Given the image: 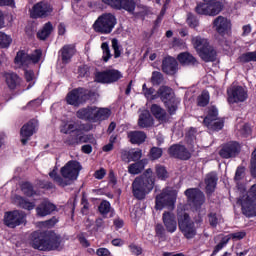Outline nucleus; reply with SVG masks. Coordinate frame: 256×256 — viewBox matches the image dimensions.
<instances>
[{"label":"nucleus","mask_w":256,"mask_h":256,"mask_svg":"<svg viewBox=\"0 0 256 256\" xmlns=\"http://www.w3.org/2000/svg\"><path fill=\"white\" fill-rule=\"evenodd\" d=\"M103 151H105L106 153L109 151H113V138H111L110 143L103 147Z\"/></svg>","instance_id":"obj_63"},{"label":"nucleus","mask_w":256,"mask_h":256,"mask_svg":"<svg viewBox=\"0 0 256 256\" xmlns=\"http://www.w3.org/2000/svg\"><path fill=\"white\" fill-rule=\"evenodd\" d=\"M52 11L53 8L49 3L40 2L33 6L30 15L34 19H37V17H47L48 15H51Z\"/></svg>","instance_id":"obj_21"},{"label":"nucleus","mask_w":256,"mask_h":256,"mask_svg":"<svg viewBox=\"0 0 256 256\" xmlns=\"http://www.w3.org/2000/svg\"><path fill=\"white\" fill-rule=\"evenodd\" d=\"M164 227L168 233H175L177 231V220L175 214L171 212H164L162 215Z\"/></svg>","instance_id":"obj_23"},{"label":"nucleus","mask_w":256,"mask_h":256,"mask_svg":"<svg viewBox=\"0 0 256 256\" xmlns=\"http://www.w3.org/2000/svg\"><path fill=\"white\" fill-rule=\"evenodd\" d=\"M155 187V177L153 176V170L148 168L143 175L138 176L132 183V193L136 199H145L146 195H149Z\"/></svg>","instance_id":"obj_4"},{"label":"nucleus","mask_w":256,"mask_h":256,"mask_svg":"<svg viewBox=\"0 0 256 256\" xmlns=\"http://www.w3.org/2000/svg\"><path fill=\"white\" fill-rule=\"evenodd\" d=\"M256 184L253 185L248 192V195L240 199L242 211L247 217H255L256 215Z\"/></svg>","instance_id":"obj_9"},{"label":"nucleus","mask_w":256,"mask_h":256,"mask_svg":"<svg viewBox=\"0 0 256 256\" xmlns=\"http://www.w3.org/2000/svg\"><path fill=\"white\" fill-rule=\"evenodd\" d=\"M81 169L82 167L79 162L69 161L60 170L63 178H61V176H58L57 171L55 170L50 172L49 175L57 185H59L60 187H67V185H71L73 181H76L77 177H79Z\"/></svg>","instance_id":"obj_3"},{"label":"nucleus","mask_w":256,"mask_h":256,"mask_svg":"<svg viewBox=\"0 0 256 256\" xmlns=\"http://www.w3.org/2000/svg\"><path fill=\"white\" fill-rule=\"evenodd\" d=\"M156 235L158 237H164L165 236V228L161 224L156 225Z\"/></svg>","instance_id":"obj_56"},{"label":"nucleus","mask_w":256,"mask_h":256,"mask_svg":"<svg viewBox=\"0 0 256 256\" xmlns=\"http://www.w3.org/2000/svg\"><path fill=\"white\" fill-rule=\"evenodd\" d=\"M41 55H42L41 50H36L31 54V56H29V54H27V52H25L24 50H21L17 53L14 59V63L16 67H18L19 69L22 68L23 70H25L24 72L25 79L27 83H29L28 89L33 87V85H35V73L33 72V70H26V69L27 67H29V65H31V63L33 64L39 63V61H41Z\"/></svg>","instance_id":"obj_2"},{"label":"nucleus","mask_w":256,"mask_h":256,"mask_svg":"<svg viewBox=\"0 0 256 256\" xmlns=\"http://www.w3.org/2000/svg\"><path fill=\"white\" fill-rule=\"evenodd\" d=\"M31 245L38 251H57L63 245V239L55 232H34L31 234Z\"/></svg>","instance_id":"obj_1"},{"label":"nucleus","mask_w":256,"mask_h":256,"mask_svg":"<svg viewBox=\"0 0 256 256\" xmlns=\"http://www.w3.org/2000/svg\"><path fill=\"white\" fill-rule=\"evenodd\" d=\"M228 103H243L247 101V89L243 86H232L228 89Z\"/></svg>","instance_id":"obj_16"},{"label":"nucleus","mask_w":256,"mask_h":256,"mask_svg":"<svg viewBox=\"0 0 256 256\" xmlns=\"http://www.w3.org/2000/svg\"><path fill=\"white\" fill-rule=\"evenodd\" d=\"M56 207L53 203L48 200H44L37 208L36 213L39 217H47V215H51L53 211H55Z\"/></svg>","instance_id":"obj_30"},{"label":"nucleus","mask_w":256,"mask_h":256,"mask_svg":"<svg viewBox=\"0 0 256 256\" xmlns=\"http://www.w3.org/2000/svg\"><path fill=\"white\" fill-rule=\"evenodd\" d=\"M11 43H13V39L11 38V36L0 32V47L2 49H7V47H9V45H11Z\"/></svg>","instance_id":"obj_44"},{"label":"nucleus","mask_w":256,"mask_h":256,"mask_svg":"<svg viewBox=\"0 0 256 256\" xmlns=\"http://www.w3.org/2000/svg\"><path fill=\"white\" fill-rule=\"evenodd\" d=\"M222 220L223 218L219 214L210 213L209 215V223L212 227H217V225H219V223H221Z\"/></svg>","instance_id":"obj_48"},{"label":"nucleus","mask_w":256,"mask_h":256,"mask_svg":"<svg viewBox=\"0 0 256 256\" xmlns=\"http://www.w3.org/2000/svg\"><path fill=\"white\" fill-rule=\"evenodd\" d=\"M151 81L153 85H161L163 83V74L161 72H153Z\"/></svg>","instance_id":"obj_51"},{"label":"nucleus","mask_w":256,"mask_h":256,"mask_svg":"<svg viewBox=\"0 0 256 256\" xmlns=\"http://www.w3.org/2000/svg\"><path fill=\"white\" fill-rule=\"evenodd\" d=\"M205 184L206 192L213 193V191H215V187H217V174L215 172L208 174L205 178Z\"/></svg>","instance_id":"obj_34"},{"label":"nucleus","mask_w":256,"mask_h":256,"mask_svg":"<svg viewBox=\"0 0 256 256\" xmlns=\"http://www.w3.org/2000/svg\"><path fill=\"white\" fill-rule=\"evenodd\" d=\"M91 129H93L91 125L89 126L80 125L79 123L73 122V121H68L62 124L60 127V131L65 135L75 133L77 137H79V135H81L83 131H91Z\"/></svg>","instance_id":"obj_17"},{"label":"nucleus","mask_w":256,"mask_h":256,"mask_svg":"<svg viewBox=\"0 0 256 256\" xmlns=\"http://www.w3.org/2000/svg\"><path fill=\"white\" fill-rule=\"evenodd\" d=\"M103 3L106 5H110V7H113L114 9H117L119 6V0H102Z\"/></svg>","instance_id":"obj_58"},{"label":"nucleus","mask_w":256,"mask_h":256,"mask_svg":"<svg viewBox=\"0 0 256 256\" xmlns=\"http://www.w3.org/2000/svg\"><path fill=\"white\" fill-rule=\"evenodd\" d=\"M238 153H239V144L236 142H231L229 144H226L220 150V156H222L223 159H231V157H236Z\"/></svg>","instance_id":"obj_25"},{"label":"nucleus","mask_w":256,"mask_h":256,"mask_svg":"<svg viewBox=\"0 0 256 256\" xmlns=\"http://www.w3.org/2000/svg\"><path fill=\"white\" fill-rule=\"evenodd\" d=\"M185 195L187 196L191 207L196 209V211H199V209H201V205L205 203V194H203L199 189L190 188L185 191Z\"/></svg>","instance_id":"obj_15"},{"label":"nucleus","mask_w":256,"mask_h":256,"mask_svg":"<svg viewBox=\"0 0 256 256\" xmlns=\"http://www.w3.org/2000/svg\"><path fill=\"white\" fill-rule=\"evenodd\" d=\"M129 249L131 253H133V255H136V256H139L141 255V253H143V249L141 248V246H137L135 244H131L129 246Z\"/></svg>","instance_id":"obj_54"},{"label":"nucleus","mask_w":256,"mask_h":256,"mask_svg":"<svg viewBox=\"0 0 256 256\" xmlns=\"http://www.w3.org/2000/svg\"><path fill=\"white\" fill-rule=\"evenodd\" d=\"M162 71L167 75H175L177 73V60L173 57H166L162 62Z\"/></svg>","instance_id":"obj_29"},{"label":"nucleus","mask_w":256,"mask_h":256,"mask_svg":"<svg viewBox=\"0 0 256 256\" xmlns=\"http://www.w3.org/2000/svg\"><path fill=\"white\" fill-rule=\"evenodd\" d=\"M219 111L215 106L208 108V114L203 119V125L211 131H221L223 129V120L218 117Z\"/></svg>","instance_id":"obj_13"},{"label":"nucleus","mask_w":256,"mask_h":256,"mask_svg":"<svg viewBox=\"0 0 256 256\" xmlns=\"http://www.w3.org/2000/svg\"><path fill=\"white\" fill-rule=\"evenodd\" d=\"M178 227L186 239H193L197 235L195 222L191 220L189 214L183 211L181 207L178 208Z\"/></svg>","instance_id":"obj_7"},{"label":"nucleus","mask_w":256,"mask_h":256,"mask_svg":"<svg viewBox=\"0 0 256 256\" xmlns=\"http://www.w3.org/2000/svg\"><path fill=\"white\" fill-rule=\"evenodd\" d=\"M151 159H159L163 155L161 148H152L150 151Z\"/></svg>","instance_id":"obj_53"},{"label":"nucleus","mask_w":256,"mask_h":256,"mask_svg":"<svg viewBox=\"0 0 256 256\" xmlns=\"http://www.w3.org/2000/svg\"><path fill=\"white\" fill-rule=\"evenodd\" d=\"M245 235H247V233H245V231L235 232V233L229 234L227 236L220 235L221 241L214 248L212 255H217L218 252L221 251V249H223V247H225V245H227L229 243V241H231V239L233 241H241V239H244Z\"/></svg>","instance_id":"obj_20"},{"label":"nucleus","mask_w":256,"mask_h":256,"mask_svg":"<svg viewBox=\"0 0 256 256\" xmlns=\"http://www.w3.org/2000/svg\"><path fill=\"white\" fill-rule=\"evenodd\" d=\"M142 92L143 95L146 97V99H149L150 101H153V99H157V93H155V89L153 88H147V84H143L142 86Z\"/></svg>","instance_id":"obj_43"},{"label":"nucleus","mask_w":256,"mask_h":256,"mask_svg":"<svg viewBox=\"0 0 256 256\" xmlns=\"http://www.w3.org/2000/svg\"><path fill=\"white\" fill-rule=\"evenodd\" d=\"M128 139L132 145H141V143H145L147 134L143 131H130L128 132Z\"/></svg>","instance_id":"obj_31"},{"label":"nucleus","mask_w":256,"mask_h":256,"mask_svg":"<svg viewBox=\"0 0 256 256\" xmlns=\"http://www.w3.org/2000/svg\"><path fill=\"white\" fill-rule=\"evenodd\" d=\"M199 107H205L209 105V92H202V94L197 99Z\"/></svg>","instance_id":"obj_47"},{"label":"nucleus","mask_w":256,"mask_h":256,"mask_svg":"<svg viewBox=\"0 0 256 256\" xmlns=\"http://www.w3.org/2000/svg\"><path fill=\"white\" fill-rule=\"evenodd\" d=\"M12 201L15 205H18V207L26 209L27 211H33V209H35V202H30L22 196L14 195Z\"/></svg>","instance_id":"obj_32"},{"label":"nucleus","mask_w":256,"mask_h":256,"mask_svg":"<svg viewBox=\"0 0 256 256\" xmlns=\"http://www.w3.org/2000/svg\"><path fill=\"white\" fill-rule=\"evenodd\" d=\"M78 119H84L85 121H91L92 123H99L105 121L111 116V110L107 108L87 107L82 108L76 113Z\"/></svg>","instance_id":"obj_5"},{"label":"nucleus","mask_w":256,"mask_h":256,"mask_svg":"<svg viewBox=\"0 0 256 256\" xmlns=\"http://www.w3.org/2000/svg\"><path fill=\"white\" fill-rule=\"evenodd\" d=\"M96 255L98 256H111V251L107 248H99L96 250Z\"/></svg>","instance_id":"obj_55"},{"label":"nucleus","mask_w":256,"mask_h":256,"mask_svg":"<svg viewBox=\"0 0 256 256\" xmlns=\"http://www.w3.org/2000/svg\"><path fill=\"white\" fill-rule=\"evenodd\" d=\"M116 9H124L129 13L135 11V1L134 0H119L118 6Z\"/></svg>","instance_id":"obj_38"},{"label":"nucleus","mask_w":256,"mask_h":256,"mask_svg":"<svg viewBox=\"0 0 256 256\" xmlns=\"http://www.w3.org/2000/svg\"><path fill=\"white\" fill-rule=\"evenodd\" d=\"M145 165H147V159H143L139 162L129 165L128 172L131 175H139V173L145 169Z\"/></svg>","instance_id":"obj_36"},{"label":"nucleus","mask_w":256,"mask_h":256,"mask_svg":"<svg viewBox=\"0 0 256 256\" xmlns=\"http://www.w3.org/2000/svg\"><path fill=\"white\" fill-rule=\"evenodd\" d=\"M117 20L113 14H104L100 16L94 23L93 28L97 33H111L115 27Z\"/></svg>","instance_id":"obj_12"},{"label":"nucleus","mask_w":256,"mask_h":256,"mask_svg":"<svg viewBox=\"0 0 256 256\" xmlns=\"http://www.w3.org/2000/svg\"><path fill=\"white\" fill-rule=\"evenodd\" d=\"M238 61H240V63H249L251 61H255L256 62V51H254V52H247L245 54H242L238 58Z\"/></svg>","instance_id":"obj_45"},{"label":"nucleus","mask_w":256,"mask_h":256,"mask_svg":"<svg viewBox=\"0 0 256 256\" xmlns=\"http://www.w3.org/2000/svg\"><path fill=\"white\" fill-rule=\"evenodd\" d=\"M214 29L217 31V33H220V35H223L227 33L231 29V21L223 16H218L214 22Z\"/></svg>","instance_id":"obj_24"},{"label":"nucleus","mask_w":256,"mask_h":256,"mask_svg":"<svg viewBox=\"0 0 256 256\" xmlns=\"http://www.w3.org/2000/svg\"><path fill=\"white\" fill-rule=\"evenodd\" d=\"M98 209L101 215H107L111 211V204L108 201H102Z\"/></svg>","instance_id":"obj_50"},{"label":"nucleus","mask_w":256,"mask_h":256,"mask_svg":"<svg viewBox=\"0 0 256 256\" xmlns=\"http://www.w3.org/2000/svg\"><path fill=\"white\" fill-rule=\"evenodd\" d=\"M112 49L114 50L115 59L121 57V46H119V40L112 39Z\"/></svg>","instance_id":"obj_49"},{"label":"nucleus","mask_w":256,"mask_h":256,"mask_svg":"<svg viewBox=\"0 0 256 256\" xmlns=\"http://www.w3.org/2000/svg\"><path fill=\"white\" fill-rule=\"evenodd\" d=\"M123 77L118 70H106L104 72H98L95 76V81L97 83H115V81H119Z\"/></svg>","instance_id":"obj_19"},{"label":"nucleus","mask_w":256,"mask_h":256,"mask_svg":"<svg viewBox=\"0 0 256 256\" xmlns=\"http://www.w3.org/2000/svg\"><path fill=\"white\" fill-rule=\"evenodd\" d=\"M53 32V24L51 22H47L43 28L38 32V39H41L44 41V39H47L49 35Z\"/></svg>","instance_id":"obj_39"},{"label":"nucleus","mask_w":256,"mask_h":256,"mask_svg":"<svg viewBox=\"0 0 256 256\" xmlns=\"http://www.w3.org/2000/svg\"><path fill=\"white\" fill-rule=\"evenodd\" d=\"M101 49L103 51L102 59L107 63L109 59H111V50L109 49V43L103 42L101 45Z\"/></svg>","instance_id":"obj_46"},{"label":"nucleus","mask_w":256,"mask_h":256,"mask_svg":"<svg viewBox=\"0 0 256 256\" xmlns=\"http://www.w3.org/2000/svg\"><path fill=\"white\" fill-rule=\"evenodd\" d=\"M150 111L152 115H154L155 119H158L160 123H165V121H167V112H165V109L161 108V106L153 104Z\"/></svg>","instance_id":"obj_33"},{"label":"nucleus","mask_w":256,"mask_h":256,"mask_svg":"<svg viewBox=\"0 0 256 256\" xmlns=\"http://www.w3.org/2000/svg\"><path fill=\"white\" fill-rule=\"evenodd\" d=\"M87 72H88L87 66H80L78 69L79 77H85V75H87Z\"/></svg>","instance_id":"obj_60"},{"label":"nucleus","mask_w":256,"mask_h":256,"mask_svg":"<svg viewBox=\"0 0 256 256\" xmlns=\"http://www.w3.org/2000/svg\"><path fill=\"white\" fill-rule=\"evenodd\" d=\"M192 45L203 61H215V55H217V53L209 45L207 39L201 38V36L192 37Z\"/></svg>","instance_id":"obj_6"},{"label":"nucleus","mask_w":256,"mask_h":256,"mask_svg":"<svg viewBox=\"0 0 256 256\" xmlns=\"http://www.w3.org/2000/svg\"><path fill=\"white\" fill-rule=\"evenodd\" d=\"M114 226L116 227V229H121V227H123V220H121L119 218L115 219Z\"/></svg>","instance_id":"obj_64"},{"label":"nucleus","mask_w":256,"mask_h":256,"mask_svg":"<svg viewBox=\"0 0 256 256\" xmlns=\"http://www.w3.org/2000/svg\"><path fill=\"white\" fill-rule=\"evenodd\" d=\"M6 83L10 89H15L19 85V76L15 73L6 74Z\"/></svg>","instance_id":"obj_40"},{"label":"nucleus","mask_w":256,"mask_h":256,"mask_svg":"<svg viewBox=\"0 0 256 256\" xmlns=\"http://www.w3.org/2000/svg\"><path fill=\"white\" fill-rule=\"evenodd\" d=\"M81 141H83V136H80V138L76 137L72 140H67L66 143H68V145H78V143H81Z\"/></svg>","instance_id":"obj_59"},{"label":"nucleus","mask_w":256,"mask_h":256,"mask_svg":"<svg viewBox=\"0 0 256 256\" xmlns=\"http://www.w3.org/2000/svg\"><path fill=\"white\" fill-rule=\"evenodd\" d=\"M123 244L124 242L121 238H116L112 240V245H114V247H121Z\"/></svg>","instance_id":"obj_61"},{"label":"nucleus","mask_w":256,"mask_h":256,"mask_svg":"<svg viewBox=\"0 0 256 256\" xmlns=\"http://www.w3.org/2000/svg\"><path fill=\"white\" fill-rule=\"evenodd\" d=\"M86 99H89V96L84 88L74 89L66 96L68 105H73L74 107H79L81 103H85Z\"/></svg>","instance_id":"obj_14"},{"label":"nucleus","mask_w":256,"mask_h":256,"mask_svg":"<svg viewBox=\"0 0 256 256\" xmlns=\"http://www.w3.org/2000/svg\"><path fill=\"white\" fill-rule=\"evenodd\" d=\"M73 55H75V47L71 45H66L61 49V59L63 63H69Z\"/></svg>","instance_id":"obj_35"},{"label":"nucleus","mask_w":256,"mask_h":256,"mask_svg":"<svg viewBox=\"0 0 256 256\" xmlns=\"http://www.w3.org/2000/svg\"><path fill=\"white\" fill-rule=\"evenodd\" d=\"M169 155H171L172 157H176L177 159H183V160L190 159L191 157V153H189V151H187V149L181 145L171 146L169 148Z\"/></svg>","instance_id":"obj_27"},{"label":"nucleus","mask_w":256,"mask_h":256,"mask_svg":"<svg viewBox=\"0 0 256 256\" xmlns=\"http://www.w3.org/2000/svg\"><path fill=\"white\" fill-rule=\"evenodd\" d=\"M178 61L181 63V65H195L197 63V60L193 55L187 52H183L178 55Z\"/></svg>","instance_id":"obj_37"},{"label":"nucleus","mask_w":256,"mask_h":256,"mask_svg":"<svg viewBox=\"0 0 256 256\" xmlns=\"http://www.w3.org/2000/svg\"><path fill=\"white\" fill-rule=\"evenodd\" d=\"M38 125H39V122L37 120H31L30 122H28L26 125L22 127L20 135L22 137L21 142L23 143V145H25V143L29 141V137H31L33 133L37 131Z\"/></svg>","instance_id":"obj_22"},{"label":"nucleus","mask_w":256,"mask_h":256,"mask_svg":"<svg viewBox=\"0 0 256 256\" xmlns=\"http://www.w3.org/2000/svg\"><path fill=\"white\" fill-rule=\"evenodd\" d=\"M4 223L7 227H11L12 229L19 227V225L25 223V213L19 210L7 212L4 216Z\"/></svg>","instance_id":"obj_18"},{"label":"nucleus","mask_w":256,"mask_h":256,"mask_svg":"<svg viewBox=\"0 0 256 256\" xmlns=\"http://www.w3.org/2000/svg\"><path fill=\"white\" fill-rule=\"evenodd\" d=\"M57 223L56 219H50L45 222H43L44 227H53Z\"/></svg>","instance_id":"obj_62"},{"label":"nucleus","mask_w":256,"mask_h":256,"mask_svg":"<svg viewBox=\"0 0 256 256\" xmlns=\"http://www.w3.org/2000/svg\"><path fill=\"white\" fill-rule=\"evenodd\" d=\"M187 23L189 27L195 28L199 25V20L193 14H188Z\"/></svg>","instance_id":"obj_52"},{"label":"nucleus","mask_w":256,"mask_h":256,"mask_svg":"<svg viewBox=\"0 0 256 256\" xmlns=\"http://www.w3.org/2000/svg\"><path fill=\"white\" fill-rule=\"evenodd\" d=\"M121 157L126 163H130V161H139V159L143 157V152L141 149L122 150Z\"/></svg>","instance_id":"obj_28"},{"label":"nucleus","mask_w":256,"mask_h":256,"mask_svg":"<svg viewBox=\"0 0 256 256\" xmlns=\"http://www.w3.org/2000/svg\"><path fill=\"white\" fill-rule=\"evenodd\" d=\"M157 96L161 97L165 101L166 107L170 113L173 115L177 111V106L179 105V99L175 98L173 90L167 86H161L157 91Z\"/></svg>","instance_id":"obj_11"},{"label":"nucleus","mask_w":256,"mask_h":256,"mask_svg":"<svg viewBox=\"0 0 256 256\" xmlns=\"http://www.w3.org/2000/svg\"><path fill=\"white\" fill-rule=\"evenodd\" d=\"M105 175H107V172H106L105 169H103V168L97 170V171L94 173L95 179H103V177H105Z\"/></svg>","instance_id":"obj_57"},{"label":"nucleus","mask_w":256,"mask_h":256,"mask_svg":"<svg viewBox=\"0 0 256 256\" xmlns=\"http://www.w3.org/2000/svg\"><path fill=\"white\" fill-rule=\"evenodd\" d=\"M204 3H200L196 6V13L198 15H209L215 17L219 15L223 10V4L217 0H203Z\"/></svg>","instance_id":"obj_10"},{"label":"nucleus","mask_w":256,"mask_h":256,"mask_svg":"<svg viewBox=\"0 0 256 256\" xmlns=\"http://www.w3.org/2000/svg\"><path fill=\"white\" fill-rule=\"evenodd\" d=\"M155 173L156 177H158V179H161V181H165V179L169 178V172H167L165 166L161 164L156 165Z\"/></svg>","instance_id":"obj_41"},{"label":"nucleus","mask_w":256,"mask_h":256,"mask_svg":"<svg viewBox=\"0 0 256 256\" xmlns=\"http://www.w3.org/2000/svg\"><path fill=\"white\" fill-rule=\"evenodd\" d=\"M153 125V116H151L149 110H140L138 118V126L140 127V129H147L149 127H153Z\"/></svg>","instance_id":"obj_26"},{"label":"nucleus","mask_w":256,"mask_h":256,"mask_svg":"<svg viewBox=\"0 0 256 256\" xmlns=\"http://www.w3.org/2000/svg\"><path fill=\"white\" fill-rule=\"evenodd\" d=\"M21 191L26 197H33L34 195H37V192L33 190V186L29 182H25L21 186Z\"/></svg>","instance_id":"obj_42"},{"label":"nucleus","mask_w":256,"mask_h":256,"mask_svg":"<svg viewBox=\"0 0 256 256\" xmlns=\"http://www.w3.org/2000/svg\"><path fill=\"white\" fill-rule=\"evenodd\" d=\"M177 201V190L171 188H166L161 194L156 196V209L158 211H163V209H170L173 211L175 209V203Z\"/></svg>","instance_id":"obj_8"}]
</instances>
